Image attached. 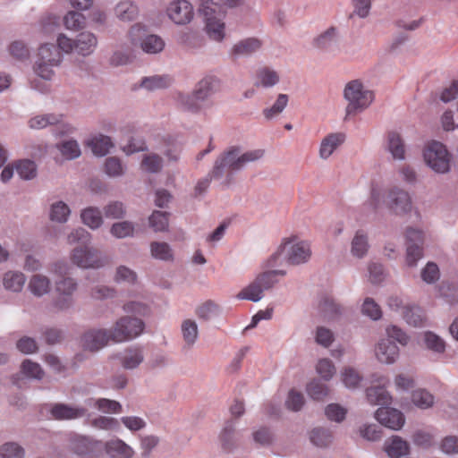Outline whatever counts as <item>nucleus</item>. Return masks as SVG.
<instances>
[{"label":"nucleus","instance_id":"f257e3e1","mask_svg":"<svg viewBox=\"0 0 458 458\" xmlns=\"http://www.w3.org/2000/svg\"><path fill=\"white\" fill-rule=\"evenodd\" d=\"M264 148L242 151L239 146H231L219 154L214 162L211 174L223 188H229L235 182L234 173L250 163H256L265 157Z\"/></svg>","mask_w":458,"mask_h":458},{"label":"nucleus","instance_id":"f03ea898","mask_svg":"<svg viewBox=\"0 0 458 458\" xmlns=\"http://www.w3.org/2000/svg\"><path fill=\"white\" fill-rule=\"evenodd\" d=\"M311 256L309 242L297 241L295 237L284 239L275 253L268 259V267L282 265L284 261L291 265L306 263Z\"/></svg>","mask_w":458,"mask_h":458},{"label":"nucleus","instance_id":"7ed1b4c3","mask_svg":"<svg viewBox=\"0 0 458 458\" xmlns=\"http://www.w3.org/2000/svg\"><path fill=\"white\" fill-rule=\"evenodd\" d=\"M344 98L347 101L346 115H354L366 110L374 100V94L365 88L359 80L346 83L344 89Z\"/></svg>","mask_w":458,"mask_h":458},{"label":"nucleus","instance_id":"20e7f679","mask_svg":"<svg viewBox=\"0 0 458 458\" xmlns=\"http://www.w3.org/2000/svg\"><path fill=\"white\" fill-rule=\"evenodd\" d=\"M56 43L60 50L65 54L75 53L86 57L92 55L98 47V38L90 31H82L75 38H69L64 33L57 36Z\"/></svg>","mask_w":458,"mask_h":458},{"label":"nucleus","instance_id":"39448f33","mask_svg":"<svg viewBox=\"0 0 458 458\" xmlns=\"http://www.w3.org/2000/svg\"><path fill=\"white\" fill-rule=\"evenodd\" d=\"M422 157L425 164L435 173L445 174L450 172L452 155L444 143L438 140L427 142Z\"/></svg>","mask_w":458,"mask_h":458},{"label":"nucleus","instance_id":"423d86ee","mask_svg":"<svg viewBox=\"0 0 458 458\" xmlns=\"http://www.w3.org/2000/svg\"><path fill=\"white\" fill-rule=\"evenodd\" d=\"M284 270H272L259 274L250 284L236 295L238 300L257 302L263 298V292L272 288L276 283V276H284Z\"/></svg>","mask_w":458,"mask_h":458},{"label":"nucleus","instance_id":"0eeeda50","mask_svg":"<svg viewBox=\"0 0 458 458\" xmlns=\"http://www.w3.org/2000/svg\"><path fill=\"white\" fill-rule=\"evenodd\" d=\"M216 7L212 0H200L199 12L205 18V30L209 38L221 42L225 37V24L224 14H217Z\"/></svg>","mask_w":458,"mask_h":458},{"label":"nucleus","instance_id":"6e6552de","mask_svg":"<svg viewBox=\"0 0 458 458\" xmlns=\"http://www.w3.org/2000/svg\"><path fill=\"white\" fill-rule=\"evenodd\" d=\"M145 328L142 319L125 315L119 318L110 328L113 343L121 344L140 336Z\"/></svg>","mask_w":458,"mask_h":458},{"label":"nucleus","instance_id":"1a4fd4ad","mask_svg":"<svg viewBox=\"0 0 458 458\" xmlns=\"http://www.w3.org/2000/svg\"><path fill=\"white\" fill-rule=\"evenodd\" d=\"M312 47L321 55L334 58L340 53V33L335 26H330L316 35L311 41Z\"/></svg>","mask_w":458,"mask_h":458},{"label":"nucleus","instance_id":"9d476101","mask_svg":"<svg viewBox=\"0 0 458 458\" xmlns=\"http://www.w3.org/2000/svg\"><path fill=\"white\" fill-rule=\"evenodd\" d=\"M78 289L77 281L70 276L57 280L55 284V298L54 307L60 311H67L75 305L74 293Z\"/></svg>","mask_w":458,"mask_h":458},{"label":"nucleus","instance_id":"9b49d317","mask_svg":"<svg viewBox=\"0 0 458 458\" xmlns=\"http://www.w3.org/2000/svg\"><path fill=\"white\" fill-rule=\"evenodd\" d=\"M385 203L392 213L401 216L411 214L414 208L410 193L397 186L388 189Z\"/></svg>","mask_w":458,"mask_h":458},{"label":"nucleus","instance_id":"f8f14e48","mask_svg":"<svg viewBox=\"0 0 458 458\" xmlns=\"http://www.w3.org/2000/svg\"><path fill=\"white\" fill-rule=\"evenodd\" d=\"M70 259L73 265L83 269H98L104 266L98 250L89 245H80L72 249Z\"/></svg>","mask_w":458,"mask_h":458},{"label":"nucleus","instance_id":"ddd939ff","mask_svg":"<svg viewBox=\"0 0 458 458\" xmlns=\"http://www.w3.org/2000/svg\"><path fill=\"white\" fill-rule=\"evenodd\" d=\"M165 14L174 24L184 26L193 21L195 10L189 0H172L166 5Z\"/></svg>","mask_w":458,"mask_h":458},{"label":"nucleus","instance_id":"4468645a","mask_svg":"<svg viewBox=\"0 0 458 458\" xmlns=\"http://www.w3.org/2000/svg\"><path fill=\"white\" fill-rule=\"evenodd\" d=\"M60 64H50L49 63L35 60L33 65L34 73L45 81H50L55 75V68ZM30 86L32 89L41 92L47 93L50 91V85L47 82H40L38 79L31 81Z\"/></svg>","mask_w":458,"mask_h":458},{"label":"nucleus","instance_id":"2eb2a0df","mask_svg":"<svg viewBox=\"0 0 458 458\" xmlns=\"http://www.w3.org/2000/svg\"><path fill=\"white\" fill-rule=\"evenodd\" d=\"M374 354L378 362L391 365L399 359L400 350L393 341L380 338L375 345Z\"/></svg>","mask_w":458,"mask_h":458},{"label":"nucleus","instance_id":"dca6fc26","mask_svg":"<svg viewBox=\"0 0 458 458\" xmlns=\"http://www.w3.org/2000/svg\"><path fill=\"white\" fill-rule=\"evenodd\" d=\"M111 340L110 329H90L81 337V345L85 350L97 352L108 344Z\"/></svg>","mask_w":458,"mask_h":458},{"label":"nucleus","instance_id":"f3484780","mask_svg":"<svg viewBox=\"0 0 458 458\" xmlns=\"http://www.w3.org/2000/svg\"><path fill=\"white\" fill-rule=\"evenodd\" d=\"M375 417L381 425L393 430L401 429L405 422L403 412L390 407L378 408L375 413Z\"/></svg>","mask_w":458,"mask_h":458},{"label":"nucleus","instance_id":"a211bd4d","mask_svg":"<svg viewBox=\"0 0 458 458\" xmlns=\"http://www.w3.org/2000/svg\"><path fill=\"white\" fill-rule=\"evenodd\" d=\"M174 100L179 109L191 114H199L208 107L194 89L191 93L178 92Z\"/></svg>","mask_w":458,"mask_h":458},{"label":"nucleus","instance_id":"6ab92c4d","mask_svg":"<svg viewBox=\"0 0 458 458\" xmlns=\"http://www.w3.org/2000/svg\"><path fill=\"white\" fill-rule=\"evenodd\" d=\"M346 134L343 131L327 134L320 141L318 157L322 160H327L344 142Z\"/></svg>","mask_w":458,"mask_h":458},{"label":"nucleus","instance_id":"aec40b11","mask_svg":"<svg viewBox=\"0 0 458 458\" xmlns=\"http://www.w3.org/2000/svg\"><path fill=\"white\" fill-rule=\"evenodd\" d=\"M220 86V80L217 77L207 75L197 83L194 90L205 105L209 107L212 105L210 98L219 91Z\"/></svg>","mask_w":458,"mask_h":458},{"label":"nucleus","instance_id":"412c9836","mask_svg":"<svg viewBox=\"0 0 458 458\" xmlns=\"http://www.w3.org/2000/svg\"><path fill=\"white\" fill-rule=\"evenodd\" d=\"M263 46L260 38L251 37L236 42L230 49V55L233 58L250 56L259 51Z\"/></svg>","mask_w":458,"mask_h":458},{"label":"nucleus","instance_id":"4be33fe9","mask_svg":"<svg viewBox=\"0 0 458 458\" xmlns=\"http://www.w3.org/2000/svg\"><path fill=\"white\" fill-rule=\"evenodd\" d=\"M71 214L70 206L64 200L55 199L49 203L47 217L52 223L64 225L69 221Z\"/></svg>","mask_w":458,"mask_h":458},{"label":"nucleus","instance_id":"5701e85b","mask_svg":"<svg viewBox=\"0 0 458 458\" xmlns=\"http://www.w3.org/2000/svg\"><path fill=\"white\" fill-rule=\"evenodd\" d=\"M50 413L55 420H75L84 417L87 414V408L85 405L74 406L56 403L52 406Z\"/></svg>","mask_w":458,"mask_h":458},{"label":"nucleus","instance_id":"b1692460","mask_svg":"<svg viewBox=\"0 0 458 458\" xmlns=\"http://www.w3.org/2000/svg\"><path fill=\"white\" fill-rule=\"evenodd\" d=\"M279 81L278 72L269 66H261L255 72L254 85L258 88L269 89L277 85Z\"/></svg>","mask_w":458,"mask_h":458},{"label":"nucleus","instance_id":"393cba45","mask_svg":"<svg viewBox=\"0 0 458 458\" xmlns=\"http://www.w3.org/2000/svg\"><path fill=\"white\" fill-rule=\"evenodd\" d=\"M28 290L35 297L40 298L46 296L49 294L52 290L51 279L47 276L40 273L34 274L29 279Z\"/></svg>","mask_w":458,"mask_h":458},{"label":"nucleus","instance_id":"a878e982","mask_svg":"<svg viewBox=\"0 0 458 458\" xmlns=\"http://www.w3.org/2000/svg\"><path fill=\"white\" fill-rule=\"evenodd\" d=\"M85 145L90 148L91 152L96 157H105L110 152L111 148H114L112 139L101 133L89 137L85 141Z\"/></svg>","mask_w":458,"mask_h":458},{"label":"nucleus","instance_id":"bb28decb","mask_svg":"<svg viewBox=\"0 0 458 458\" xmlns=\"http://www.w3.org/2000/svg\"><path fill=\"white\" fill-rule=\"evenodd\" d=\"M105 451L111 458H132L134 455L133 448L118 437L106 442Z\"/></svg>","mask_w":458,"mask_h":458},{"label":"nucleus","instance_id":"cd10ccee","mask_svg":"<svg viewBox=\"0 0 458 458\" xmlns=\"http://www.w3.org/2000/svg\"><path fill=\"white\" fill-rule=\"evenodd\" d=\"M140 9L138 4L131 0H122L118 2L114 8V16L121 21L130 22L137 19Z\"/></svg>","mask_w":458,"mask_h":458},{"label":"nucleus","instance_id":"c85d7f7f","mask_svg":"<svg viewBox=\"0 0 458 458\" xmlns=\"http://www.w3.org/2000/svg\"><path fill=\"white\" fill-rule=\"evenodd\" d=\"M384 449L390 458H401L409 454L410 445L399 436L386 440Z\"/></svg>","mask_w":458,"mask_h":458},{"label":"nucleus","instance_id":"c756f323","mask_svg":"<svg viewBox=\"0 0 458 458\" xmlns=\"http://www.w3.org/2000/svg\"><path fill=\"white\" fill-rule=\"evenodd\" d=\"M181 335L183 341L182 348L191 349L199 338V327L197 322L191 318H186L181 324Z\"/></svg>","mask_w":458,"mask_h":458},{"label":"nucleus","instance_id":"7c9ffc66","mask_svg":"<svg viewBox=\"0 0 458 458\" xmlns=\"http://www.w3.org/2000/svg\"><path fill=\"white\" fill-rule=\"evenodd\" d=\"M369 247L368 233L363 230H357L351 241V254L356 259H363Z\"/></svg>","mask_w":458,"mask_h":458},{"label":"nucleus","instance_id":"2f4dec72","mask_svg":"<svg viewBox=\"0 0 458 458\" xmlns=\"http://www.w3.org/2000/svg\"><path fill=\"white\" fill-rule=\"evenodd\" d=\"M81 223L91 230H98L104 225V216L97 207H87L81 211Z\"/></svg>","mask_w":458,"mask_h":458},{"label":"nucleus","instance_id":"473e14b6","mask_svg":"<svg viewBox=\"0 0 458 458\" xmlns=\"http://www.w3.org/2000/svg\"><path fill=\"white\" fill-rule=\"evenodd\" d=\"M121 365L125 369L138 368L144 360V353L140 348H128L119 355Z\"/></svg>","mask_w":458,"mask_h":458},{"label":"nucleus","instance_id":"72a5a7b5","mask_svg":"<svg viewBox=\"0 0 458 458\" xmlns=\"http://www.w3.org/2000/svg\"><path fill=\"white\" fill-rule=\"evenodd\" d=\"M60 51V48L57 49L53 44H42L38 49L36 60L50 64H61L63 57Z\"/></svg>","mask_w":458,"mask_h":458},{"label":"nucleus","instance_id":"f704fd0d","mask_svg":"<svg viewBox=\"0 0 458 458\" xmlns=\"http://www.w3.org/2000/svg\"><path fill=\"white\" fill-rule=\"evenodd\" d=\"M26 276L17 270H10L4 273L3 276L4 287L13 293H20L23 289L26 283Z\"/></svg>","mask_w":458,"mask_h":458},{"label":"nucleus","instance_id":"c9c22d12","mask_svg":"<svg viewBox=\"0 0 458 458\" xmlns=\"http://www.w3.org/2000/svg\"><path fill=\"white\" fill-rule=\"evenodd\" d=\"M387 149L395 160L405 159V144L401 135L396 131H390L387 134Z\"/></svg>","mask_w":458,"mask_h":458},{"label":"nucleus","instance_id":"e433bc0d","mask_svg":"<svg viewBox=\"0 0 458 458\" xmlns=\"http://www.w3.org/2000/svg\"><path fill=\"white\" fill-rule=\"evenodd\" d=\"M85 407L89 409H97L103 412L119 413L122 411V405L114 400L106 398H89L85 401Z\"/></svg>","mask_w":458,"mask_h":458},{"label":"nucleus","instance_id":"4c0bfd02","mask_svg":"<svg viewBox=\"0 0 458 458\" xmlns=\"http://www.w3.org/2000/svg\"><path fill=\"white\" fill-rule=\"evenodd\" d=\"M150 256L157 260L172 262L174 259L173 248L165 242H151L149 244Z\"/></svg>","mask_w":458,"mask_h":458},{"label":"nucleus","instance_id":"58836bf2","mask_svg":"<svg viewBox=\"0 0 458 458\" xmlns=\"http://www.w3.org/2000/svg\"><path fill=\"white\" fill-rule=\"evenodd\" d=\"M340 379L346 388L355 390L360 386L363 377L353 367L344 366L340 371Z\"/></svg>","mask_w":458,"mask_h":458},{"label":"nucleus","instance_id":"ea45409f","mask_svg":"<svg viewBox=\"0 0 458 458\" xmlns=\"http://www.w3.org/2000/svg\"><path fill=\"white\" fill-rule=\"evenodd\" d=\"M165 43L164 39L156 34H149L145 36L140 43V49L149 55H155L162 52L165 48Z\"/></svg>","mask_w":458,"mask_h":458},{"label":"nucleus","instance_id":"a19ab883","mask_svg":"<svg viewBox=\"0 0 458 458\" xmlns=\"http://www.w3.org/2000/svg\"><path fill=\"white\" fill-rule=\"evenodd\" d=\"M366 397L371 405H385L391 403L392 397L385 387L370 386L366 389Z\"/></svg>","mask_w":458,"mask_h":458},{"label":"nucleus","instance_id":"79ce46f5","mask_svg":"<svg viewBox=\"0 0 458 458\" xmlns=\"http://www.w3.org/2000/svg\"><path fill=\"white\" fill-rule=\"evenodd\" d=\"M62 114H42L31 117L29 122V127L32 130L45 129L49 125H55L62 121Z\"/></svg>","mask_w":458,"mask_h":458},{"label":"nucleus","instance_id":"37998d69","mask_svg":"<svg viewBox=\"0 0 458 458\" xmlns=\"http://www.w3.org/2000/svg\"><path fill=\"white\" fill-rule=\"evenodd\" d=\"M172 84V79L168 75H153L142 78L140 87L148 91L163 89Z\"/></svg>","mask_w":458,"mask_h":458},{"label":"nucleus","instance_id":"c03bdc74","mask_svg":"<svg viewBox=\"0 0 458 458\" xmlns=\"http://www.w3.org/2000/svg\"><path fill=\"white\" fill-rule=\"evenodd\" d=\"M135 224L129 220L115 222L110 227V233L115 239L133 237L135 235Z\"/></svg>","mask_w":458,"mask_h":458},{"label":"nucleus","instance_id":"a18cd8bd","mask_svg":"<svg viewBox=\"0 0 458 458\" xmlns=\"http://www.w3.org/2000/svg\"><path fill=\"white\" fill-rule=\"evenodd\" d=\"M319 309L324 318L327 320L337 319L344 311V308L329 297H326L320 301Z\"/></svg>","mask_w":458,"mask_h":458},{"label":"nucleus","instance_id":"49530a36","mask_svg":"<svg viewBox=\"0 0 458 458\" xmlns=\"http://www.w3.org/2000/svg\"><path fill=\"white\" fill-rule=\"evenodd\" d=\"M164 165V159L157 153H147L142 157L140 168L150 174L159 173Z\"/></svg>","mask_w":458,"mask_h":458},{"label":"nucleus","instance_id":"de8ad7c7","mask_svg":"<svg viewBox=\"0 0 458 458\" xmlns=\"http://www.w3.org/2000/svg\"><path fill=\"white\" fill-rule=\"evenodd\" d=\"M127 170L126 165L117 157H109L106 158L104 163V172L111 178L122 177Z\"/></svg>","mask_w":458,"mask_h":458},{"label":"nucleus","instance_id":"09e8293b","mask_svg":"<svg viewBox=\"0 0 458 458\" xmlns=\"http://www.w3.org/2000/svg\"><path fill=\"white\" fill-rule=\"evenodd\" d=\"M56 148L66 160L78 158L81 155V149L77 140H65L56 144Z\"/></svg>","mask_w":458,"mask_h":458},{"label":"nucleus","instance_id":"8fccbe9b","mask_svg":"<svg viewBox=\"0 0 458 458\" xmlns=\"http://www.w3.org/2000/svg\"><path fill=\"white\" fill-rule=\"evenodd\" d=\"M64 26L71 31H79L86 26V17L78 12L69 11L63 18Z\"/></svg>","mask_w":458,"mask_h":458},{"label":"nucleus","instance_id":"3c124183","mask_svg":"<svg viewBox=\"0 0 458 458\" xmlns=\"http://www.w3.org/2000/svg\"><path fill=\"white\" fill-rule=\"evenodd\" d=\"M289 97L286 94H279L275 103L270 106L263 109L262 114L266 120H272L277 117L287 106Z\"/></svg>","mask_w":458,"mask_h":458},{"label":"nucleus","instance_id":"603ef678","mask_svg":"<svg viewBox=\"0 0 458 458\" xmlns=\"http://www.w3.org/2000/svg\"><path fill=\"white\" fill-rule=\"evenodd\" d=\"M14 168L19 177L22 180L30 181L37 176V165L31 160H19L14 163Z\"/></svg>","mask_w":458,"mask_h":458},{"label":"nucleus","instance_id":"864d4df0","mask_svg":"<svg viewBox=\"0 0 458 458\" xmlns=\"http://www.w3.org/2000/svg\"><path fill=\"white\" fill-rule=\"evenodd\" d=\"M98 442L84 436H76L71 439V448L78 454H87L96 448Z\"/></svg>","mask_w":458,"mask_h":458},{"label":"nucleus","instance_id":"5fc2aeb1","mask_svg":"<svg viewBox=\"0 0 458 458\" xmlns=\"http://www.w3.org/2000/svg\"><path fill=\"white\" fill-rule=\"evenodd\" d=\"M114 281L117 284H135L138 281L137 273L131 267L120 265L115 268Z\"/></svg>","mask_w":458,"mask_h":458},{"label":"nucleus","instance_id":"6e6d98bb","mask_svg":"<svg viewBox=\"0 0 458 458\" xmlns=\"http://www.w3.org/2000/svg\"><path fill=\"white\" fill-rule=\"evenodd\" d=\"M411 402L418 408L425 410L433 406L435 398L428 390L419 388L412 392Z\"/></svg>","mask_w":458,"mask_h":458},{"label":"nucleus","instance_id":"4d7b16f0","mask_svg":"<svg viewBox=\"0 0 458 458\" xmlns=\"http://www.w3.org/2000/svg\"><path fill=\"white\" fill-rule=\"evenodd\" d=\"M317 374L324 380L330 381L336 373L334 362L328 358L319 359L315 366Z\"/></svg>","mask_w":458,"mask_h":458},{"label":"nucleus","instance_id":"13d9d810","mask_svg":"<svg viewBox=\"0 0 458 458\" xmlns=\"http://www.w3.org/2000/svg\"><path fill=\"white\" fill-rule=\"evenodd\" d=\"M307 394L314 400H323L329 394V387L319 379H312L306 386Z\"/></svg>","mask_w":458,"mask_h":458},{"label":"nucleus","instance_id":"bf43d9fd","mask_svg":"<svg viewBox=\"0 0 458 458\" xmlns=\"http://www.w3.org/2000/svg\"><path fill=\"white\" fill-rule=\"evenodd\" d=\"M104 215L108 219L119 220L126 216V208L123 202L119 200L109 201L103 208Z\"/></svg>","mask_w":458,"mask_h":458},{"label":"nucleus","instance_id":"052dcab7","mask_svg":"<svg viewBox=\"0 0 458 458\" xmlns=\"http://www.w3.org/2000/svg\"><path fill=\"white\" fill-rule=\"evenodd\" d=\"M25 449L17 442H5L0 445L1 458H24Z\"/></svg>","mask_w":458,"mask_h":458},{"label":"nucleus","instance_id":"680f3d73","mask_svg":"<svg viewBox=\"0 0 458 458\" xmlns=\"http://www.w3.org/2000/svg\"><path fill=\"white\" fill-rule=\"evenodd\" d=\"M402 314L405 321L414 327L421 326L424 321L423 311L417 306L405 307Z\"/></svg>","mask_w":458,"mask_h":458},{"label":"nucleus","instance_id":"e2e57ef3","mask_svg":"<svg viewBox=\"0 0 458 458\" xmlns=\"http://www.w3.org/2000/svg\"><path fill=\"white\" fill-rule=\"evenodd\" d=\"M221 312L218 304L212 301H208L199 305L196 310L198 317L204 320H208L216 316H218Z\"/></svg>","mask_w":458,"mask_h":458},{"label":"nucleus","instance_id":"0e129e2a","mask_svg":"<svg viewBox=\"0 0 458 458\" xmlns=\"http://www.w3.org/2000/svg\"><path fill=\"white\" fill-rule=\"evenodd\" d=\"M314 338L315 342L324 348L330 347L335 339L334 332L322 326L316 328Z\"/></svg>","mask_w":458,"mask_h":458},{"label":"nucleus","instance_id":"69168bd1","mask_svg":"<svg viewBox=\"0 0 458 458\" xmlns=\"http://www.w3.org/2000/svg\"><path fill=\"white\" fill-rule=\"evenodd\" d=\"M219 438L221 446L225 452H231L234 448L236 440L234 436V427L232 423H228L223 428Z\"/></svg>","mask_w":458,"mask_h":458},{"label":"nucleus","instance_id":"338daca9","mask_svg":"<svg viewBox=\"0 0 458 458\" xmlns=\"http://www.w3.org/2000/svg\"><path fill=\"white\" fill-rule=\"evenodd\" d=\"M149 226L155 232H165L168 228V216L165 212L154 211L148 218Z\"/></svg>","mask_w":458,"mask_h":458},{"label":"nucleus","instance_id":"774afa93","mask_svg":"<svg viewBox=\"0 0 458 458\" xmlns=\"http://www.w3.org/2000/svg\"><path fill=\"white\" fill-rule=\"evenodd\" d=\"M361 312L364 316L372 320H378L382 317V311L379 305L372 299L366 298L361 306Z\"/></svg>","mask_w":458,"mask_h":458}]
</instances>
